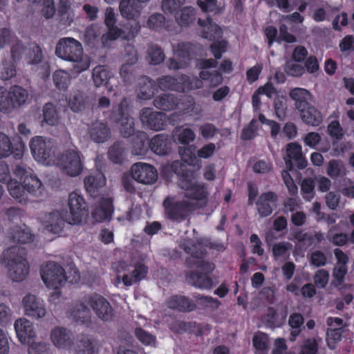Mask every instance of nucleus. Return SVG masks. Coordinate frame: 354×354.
<instances>
[{
    "label": "nucleus",
    "instance_id": "nucleus-1",
    "mask_svg": "<svg viewBox=\"0 0 354 354\" xmlns=\"http://www.w3.org/2000/svg\"><path fill=\"white\" fill-rule=\"evenodd\" d=\"M171 168L179 176V186L185 192L182 198H167L165 200L164 207L168 216L171 218L184 217L191 211L206 205L209 194L207 188L197 183L192 172H185L182 162L175 161Z\"/></svg>",
    "mask_w": 354,
    "mask_h": 354
},
{
    "label": "nucleus",
    "instance_id": "nucleus-2",
    "mask_svg": "<svg viewBox=\"0 0 354 354\" xmlns=\"http://www.w3.org/2000/svg\"><path fill=\"white\" fill-rule=\"evenodd\" d=\"M55 54L62 59L72 63L73 73L80 74L90 67V58L84 54L82 44L74 38L61 39L56 46Z\"/></svg>",
    "mask_w": 354,
    "mask_h": 354
},
{
    "label": "nucleus",
    "instance_id": "nucleus-3",
    "mask_svg": "<svg viewBox=\"0 0 354 354\" xmlns=\"http://www.w3.org/2000/svg\"><path fill=\"white\" fill-rule=\"evenodd\" d=\"M2 261L6 266L8 276L12 281L20 282L28 277L30 266L24 248L18 245L8 247L2 254Z\"/></svg>",
    "mask_w": 354,
    "mask_h": 354
},
{
    "label": "nucleus",
    "instance_id": "nucleus-4",
    "mask_svg": "<svg viewBox=\"0 0 354 354\" xmlns=\"http://www.w3.org/2000/svg\"><path fill=\"white\" fill-rule=\"evenodd\" d=\"M117 22L116 15L111 7L106 8L104 12V24L107 32L102 35L101 41L104 46L109 45V42L121 37L125 40L133 39L138 33L140 26L138 21L122 29L115 26Z\"/></svg>",
    "mask_w": 354,
    "mask_h": 354
},
{
    "label": "nucleus",
    "instance_id": "nucleus-5",
    "mask_svg": "<svg viewBox=\"0 0 354 354\" xmlns=\"http://www.w3.org/2000/svg\"><path fill=\"white\" fill-rule=\"evenodd\" d=\"M29 145L31 153L37 162L46 166L55 165L56 147L51 140L35 136L31 138Z\"/></svg>",
    "mask_w": 354,
    "mask_h": 354
},
{
    "label": "nucleus",
    "instance_id": "nucleus-6",
    "mask_svg": "<svg viewBox=\"0 0 354 354\" xmlns=\"http://www.w3.org/2000/svg\"><path fill=\"white\" fill-rule=\"evenodd\" d=\"M14 131L15 127L11 122L6 123L2 131H0V158H6L12 154L17 159L22 157L26 149V145L22 138L15 136L12 138V144L8 136V134Z\"/></svg>",
    "mask_w": 354,
    "mask_h": 354
},
{
    "label": "nucleus",
    "instance_id": "nucleus-7",
    "mask_svg": "<svg viewBox=\"0 0 354 354\" xmlns=\"http://www.w3.org/2000/svg\"><path fill=\"white\" fill-rule=\"evenodd\" d=\"M180 246L187 254H190L186 261L188 266L199 269L204 272H211L214 269V264L205 259L203 245L201 243L195 244L190 240H186Z\"/></svg>",
    "mask_w": 354,
    "mask_h": 354
},
{
    "label": "nucleus",
    "instance_id": "nucleus-8",
    "mask_svg": "<svg viewBox=\"0 0 354 354\" xmlns=\"http://www.w3.org/2000/svg\"><path fill=\"white\" fill-rule=\"evenodd\" d=\"M62 172L71 177H76L83 170V157L76 149L66 150L59 158H55V164Z\"/></svg>",
    "mask_w": 354,
    "mask_h": 354
},
{
    "label": "nucleus",
    "instance_id": "nucleus-9",
    "mask_svg": "<svg viewBox=\"0 0 354 354\" xmlns=\"http://www.w3.org/2000/svg\"><path fill=\"white\" fill-rule=\"evenodd\" d=\"M25 54V61L28 65L32 66V69L42 62L43 55L40 47L32 44L28 49L19 41H15L11 46L12 59L16 62L19 60Z\"/></svg>",
    "mask_w": 354,
    "mask_h": 354
},
{
    "label": "nucleus",
    "instance_id": "nucleus-10",
    "mask_svg": "<svg viewBox=\"0 0 354 354\" xmlns=\"http://www.w3.org/2000/svg\"><path fill=\"white\" fill-rule=\"evenodd\" d=\"M41 276L47 288L53 290L64 286L68 279L64 268L54 262H50L42 268Z\"/></svg>",
    "mask_w": 354,
    "mask_h": 354
},
{
    "label": "nucleus",
    "instance_id": "nucleus-11",
    "mask_svg": "<svg viewBox=\"0 0 354 354\" xmlns=\"http://www.w3.org/2000/svg\"><path fill=\"white\" fill-rule=\"evenodd\" d=\"M0 181L7 183L10 196L20 203H26L30 201L28 197L27 187L10 178L8 166L0 161Z\"/></svg>",
    "mask_w": 354,
    "mask_h": 354
},
{
    "label": "nucleus",
    "instance_id": "nucleus-12",
    "mask_svg": "<svg viewBox=\"0 0 354 354\" xmlns=\"http://www.w3.org/2000/svg\"><path fill=\"white\" fill-rule=\"evenodd\" d=\"M70 215L66 222L70 225H80L88 216V209L84 198L77 192H72L68 198Z\"/></svg>",
    "mask_w": 354,
    "mask_h": 354
},
{
    "label": "nucleus",
    "instance_id": "nucleus-13",
    "mask_svg": "<svg viewBox=\"0 0 354 354\" xmlns=\"http://www.w3.org/2000/svg\"><path fill=\"white\" fill-rule=\"evenodd\" d=\"M161 89H171L185 92L191 89L199 88L203 86L201 80H195L192 82L186 76H183L178 80L170 76L161 77L158 81Z\"/></svg>",
    "mask_w": 354,
    "mask_h": 354
},
{
    "label": "nucleus",
    "instance_id": "nucleus-14",
    "mask_svg": "<svg viewBox=\"0 0 354 354\" xmlns=\"http://www.w3.org/2000/svg\"><path fill=\"white\" fill-rule=\"evenodd\" d=\"M86 302L93 310L98 319L103 322L113 319L114 312L109 301L100 295H93L85 298Z\"/></svg>",
    "mask_w": 354,
    "mask_h": 354
},
{
    "label": "nucleus",
    "instance_id": "nucleus-15",
    "mask_svg": "<svg viewBox=\"0 0 354 354\" xmlns=\"http://www.w3.org/2000/svg\"><path fill=\"white\" fill-rule=\"evenodd\" d=\"M24 314L32 319L44 318L47 314L44 301L32 294L26 295L22 299Z\"/></svg>",
    "mask_w": 354,
    "mask_h": 354
},
{
    "label": "nucleus",
    "instance_id": "nucleus-16",
    "mask_svg": "<svg viewBox=\"0 0 354 354\" xmlns=\"http://www.w3.org/2000/svg\"><path fill=\"white\" fill-rule=\"evenodd\" d=\"M14 328L18 341L22 344L29 346L34 342L37 337V332L32 322L26 318L21 317L15 320Z\"/></svg>",
    "mask_w": 354,
    "mask_h": 354
},
{
    "label": "nucleus",
    "instance_id": "nucleus-17",
    "mask_svg": "<svg viewBox=\"0 0 354 354\" xmlns=\"http://www.w3.org/2000/svg\"><path fill=\"white\" fill-rule=\"evenodd\" d=\"M132 178L137 182L142 184H152L157 180L158 173L154 167L144 163L137 162L131 168Z\"/></svg>",
    "mask_w": 354,
    "mask_h": 354
},
{
    "label": "nucleus",
    "instance_id": "nucleus-18",
    "mask_svg": "<svg viewBox=\"0 0 354 354\" xmlns=\"http://www.w3.org/2000/svg\"><path fill=\"white\" fill-rule=\"evenodd\" d=\"M73 339V333L64 327H54L50 332V340L53 345L58 349L71 352Z\"/></svg>",
    "mask_w": 354,
    "mask_h": 354
},
{
    "label": "nucleus",
    "instance_id": "nucleus-19",
    "mask_svg": "<svg viewBox=\"0 0 354 354\" xmlns=\"http://www.w3.org/2000/svg\"><path fill=\"white\" fill-rule=\"evenodd\" d=\"M41 223L44 229L48 233L60 234L64 228L65 221L62 213L59 211H53L44 214L40 218Z\"/></svg>",
    "mask_w": 354,
    "mask_h": 354
},
{
    "label": "nucleus",
    "instance_id": "nucleus-20",
    "mask_svg": "<svg viewBox=\"0 0 354 354\" xmlns=\"http://www.w3.org/2000/svg\"><path fill=\"white\" fill-rule=\"evenodd\" d=\"M174 56L168 62L170 69L177 70L186 67L189 62L190 44L185 43L178 44L173 46Z\"/></svg>",
    "mask_w": 354,
    "mask_h": 354
},
{
    "label": "nucleus",
    "instance_id": "nucleus-21",
    "mask_svg": "<svg viewBox=\"0 0 354 354\" xmlns=\"http://www.w3.org/2000/svg\"><path fill=\"white\" fill-rule=\"evenodd\" d=\"M142 124L151 129L160 131L164 129L166 116L161 112L153 111L151 109H143L140 115Z\"/></svg>",
    "mask_w": 354,
    "mask_h": 354
},
{
    "label": "nucleus",
    "instance_id": "nucleus-22",
    "mask_svg": "<svg viewBox=\"0 0 354 354\" xmlns=\"http://www.w3.org/2000/svg\"><path fill=\"white\" fill-rule=\"evenodd\" d=\"M327 324L329 328L326 333V342L329 348L333 349L342 339L343 320L338 317H329L327 319Z\"/></svg>",
    "mask_w": 354,
    "mask_h": 354
},
{
    "label": "nucleus",
    "instance_id": "nucleus-23",
    "mask_svg": "<svg viewBox=\"0 0 354 354\" xmlns=\"http://www.w3.org/2000/svg\"><path fill=\"white\" fill-rule=\"evenodd\" d=\"M142 3L140 0H121L119 5L121 16L136 21L141 15L144 8Z\"/></svg>",
    "mask_w": 354,
    "mask_h": 354
},
{
    "label": "nucleus",
    "instance_id": "nucleus-24",
    "mask_svg": "<svg viewBox=\"0 0 354 354\" xmlns=\"http://www.w3.org/2000/svg\"><path fill=\"white\" fill-rule=\"evenodd\" d=\"M277 194L272 192L263 193L257 202V209L259 216L266 217L270 215L277 206Z\"/></svg>",
    "mask_w": 354,
    "mask_h": 354
},
{
    "label": "nucleus",
    "instance_id": "nucleus-25",
    "mask_svg": "<svg viewBox=\"0 0 354 354\" xmlns=\"http://www.w3.org/2000/svg\"><path fill=\"white\" fill-rule=\"evenodd\" d=\"M7 239L15 243H26L32 241L33 235L26 225H15L10 229Z\"/></svg>",
    "mask_w": 354,
    "mask_h": 354
},
{
    "label": "nucleus",
    "instance_id": "nucleus-26",
    "mask_svg": "<svg viewBox=\"0 0 354 354\" xmlns=\"http://www.w3.org/2000/svg\"><path fill=\"white\" fill-rule=\"evenodd\" d=\"M113 212L112 201L110 198H103L95 206L92 212L97 222H102L111 218Z\"/></svg>",
    "mask_w": 354,
    "mask_h": 354
},
{
    "label": "nucleus",
    "instance_id": "nucleus-27",
    "mask_svg": "<svg viewBox=\"0 0 354 354\" xmlns=\"http://www.w3.org/2000/svg\"><path fill=\"white\" fill-rule=\"evenodd\" d=\"M89 304L85 301V298L74 308L67 312V317L78 323H86L90 321L91 312Z\"/></svg>",
    "mask_w": 354,
    "mask_h": 354
},
{
    "label": "nucleus",
    "instance_id": "nucleus-28",
    "mask_svg": "<svg viewBox=\"0 0 354 354\" xmlns=\"http://www.w3.org/2000/svg\"><path fill=\"white\" fill-rule=\"evenodd\" d=\"M88 133L91 139L97 143L104 142L110 138L109 128L100 121L92 122L88 127Z\"/></svg>",
    "mask_w": 354,
    "mask_h": 354
},
{
    "label": "nucleus",
    "instance_id": "nucleus-29",
    "mask_svg": "<svg viewBox=\"0 0 354 354\" xmlns=\"http://www.w3.org/2000/svg\"><path fill=\"white\" fill-rule=\"evenodd\" d=\"M286 156L287 158L285 159L286 165L289 164L291 160H293L300 169L306 167L307 161L303 156L301 147L299 145L295 142L287 145Z\"/></svg>",
    "mask_w": 354,
    "mask_h": 354
},
{
    "label": "nucleus",
    "instance_id": "nucleus-30",
    "mask_svg": "<svg viewBox=\"0 0 354 354\" xmlns=\"http://www.w3.org/2000/svg\"><path fill=\"white\" fill-rule=\"evenodd\" d=\"M198 25L200 26L201 36L209 40L219 38L222 34L221 28L216 24L213 23L209 18H207L206 21L198 19Z\"/></svg>",
    "mask_w": 354,
    "mask_h": 354
},
{
    "label": "nucleus",
    "instance_id": "nucleus-31",
    "mask_svg": "<svg viewBox=\"0 0 354 354\" xmlns=\"http://www.w3.org/2000/svg\"><path fill=\"white\" fill-rule=\"evenodd\" d=\"M106 184V178L101 173L88 176L84 179V186L87 192L95 197L97 193Z\"/></svg>",
    "mask_w": 354,
    "mask_h": 354
},
{
    "label": "nucleus",
    "instance_id": "nucleus-32",
    "mask_svg": "<svg viewBox=\"0 0 354 354\" xmlns=\"http://www.w3.org/2000/svg\"><path fill=\"white\" fill-rule=\"evenodd\" d=\"M301 120L307 124L316 127L322 122L321 113L314 106L309 104L299 110Z\"/></svg>",
    "mask_w": 354,
    "mask_h": 354
},
{
    "label": "nucleus",
    "instance_id": "nucleus-33",
    "mask_svg": "<svg viewBox=\"0 0 354 354\" xmlns=\"http://www.w3.org/2000/svg\"><path fill=\"white\" fill-rule=\"evenodd\" d=\"M150 148L156 154L164 156L171 151V142L167 136L160 134L151 140Z\"/></svg>",
    "mask_w": 354,
    "mask_h": 354
},
{
    "label": "nucleus",
    "instance_id": "nucleus-34",
    "mask_svg": "<svg viewBox=\"0 0 354 354\" xmlns=\"http://www.w3.org/2000/svg\"><path fill=\"white\" fill-rule=\"evenodd\" d=\"M147 272V268L145 265L137 263L134 266L133 269L130 271V275L124 274L122 276V282L125 286H131L133 283L144 279Z\"/></svg>",
    "mask_w": 354,
    "mask_h": 354
},
{
    "label": "nucleus",
    "instance_id": "nucleus-35",
    "mask_svg": "<svg viewBox=\"0 0 354 354\" xmlns=\"http://www.w3.org/2000/svg\"><path fill=\"white\" fill-rule=\"evenodd\" d=\"M126 105V100H124L119 107L121 133L124 137L129 136L133 132V118H130L129 114L124 110V106Z\"/></svg>",
    "mask_w": 354,
    "mask_h": 354
},
{
    "label": "nucleus",
    "instance_id": "nucleus-36",
    "mask_svg": "<svg viewBox=\"0 0 354 354\" xmlns=\"http://www.w3.org/2000/svg\"><path fill=\"white\" fill-rule=\"evenodd\" d=\"M290 97L295 102L296 108L299 110L308 106L311 100L310 92L303 88H295L290 91Z\"/></svg>",
    "mask_w": 354,
    "mask_h": 354
},
{
    "label": "nucleus",
    "instance_id": "nucleus-37",
    "mask_svg": "<svg viewBox=\"0 0 354 354\" xmlns=\"http://www.w3.org/2000/svg\"><path fill=\"white\" fill-rule=\"evenodd\" d=\"M167 306L172 309L180 311H191L195 308V304L184 296H173L167 301Z\"/></svg>",
    "mask_w": 354,
    "mask_h": 354
},
{
    "label": "nucleus",
    "instance_id": "nucleus-38",
    "mask_svg": "<svg viewBox=\"0 0 354 354\" xmlns=\"http://www.w3.org/2000/svg\"><path fill=\"white\" fill-rule=\"evenodd\" d=\"M93 339L88 336L82 335L78 337L75 348L72 347L73 354H93L94 352Z\"/></svg>",
    "mask_w": 354,
    "mask_h": 354
},
{
    "label": "nucleus",
    "instance_id": "nucleus-39",
    "mask_svg": "<svg viewBox=\"0 0 354 354\" xmlns=\"http://www.w3.org/2000/svg\"><path fill=\"white\" fill-rule=\"evenodd\" d=\"M87 96L80 91L74 92L68 100V104L74 112H80L84 110L88 105Z\"/></svg>",
    "mask_w": 354,
    "mask_h": 354
},
{
    "label": "nucleus",
    "instance_id": "nucleus-40",
    "mask_svg": "<svg viewBox=\"0 0 354 354\" xmlns=\"http://www.w3.org/2000/svg\"><path fill=\"white\" fill-rule=\"evenodd\" d=\"M25 184L27 187L28 196L31 195L35 198H40L45 195V188L41 180L35 176H30V180Z\"/></svg>",
    "mask_w": 354,
    "mask_h": 354
},
{
    "label": "nucleus",
    "instance_id": "nucleus-41",
    "mask_svg": "<svg viewBox=\"0 0 354 354\" xmlns=\"http://www.w3.org/2000/svg\"><path fill=\"white\" fill-rule=\"evenodd\" d=\"M187 279L194 286L200 289H210L212 286V281L208 276L197 272L190 273Z\"/></svg>",
    "mask_w": 354,
    "mask_h": 354
},
{
    "label": "nucleus",
    "instance_id": "nucleus-42",
    "mask_svg": "<svg viewBox=\"0 0 354 354\" xmlns=\"http://www.w3.org/2000/svg\"><path fill=\"white\" fill-rule=\"evenodd\" d=\"M174 136L179 143L188 145L195 140L196 134L192 129L183 125L175 129Z\"/></svg>",
    "mask_w": 354,
    "mask_h": 354
},
{
    "label": "nucleus",
    "instance_id": "nucleus-43",
    "mask_svg": "<svg viewBox=\"0 0 354 354\" xmlns=\"http://www.w3.org/2000/svg\"><path fill=\"white\" fill-rule=\"evenodd\" d=\"M112 74L104 66H97L93 70V80L96 86L106 85Z\"/></svg>",
    "mask_w": 354,
    "mask_h": 354
},
{
    "label": "nucleus",
    "instance_id": "nucleus-44",
    "mask_svg": "<svg viewBox=\"0 0 354 354\" xmlns=\"http://www.w3.org/2000/svg\"><path fill=\"white\" fill-rule=\"evenodd\" d=\"M174 18L181 26H187L195 19V10L192 7H184L176 14Z\"/></svg>",
    "mask_w": 354,
    "mask_h": 354
},
{
    "label": "nucleus",
    "instance_id": "nucleus-45",
    "mask_svg": "<svg viewBox=\"0 0 354 354\" xmlns=\"http://www.w3.org/2000/svg\"><path fill=\"white\" fill-rule=\"evenodd\" d=\"M43 122L50 126L57 125L59 122V116L57 109L51 103H47L44 106Z\"/></svg>",
    "mask_w": 354,
    "mask_h": 354
},
{
    "label": "nucleus",
    "instance_id": "nucleus-46",
    "mask_svg": "<svg viewBox=\"0 0 354 354\" xmlns=\"http://www.w3.org/2000/svg\"><path fill=\"white\" fill-rule=\"evenodd\" d=\"M176 104V100L171 94H163L154 100L155 106L164 111L171 110Z\"/></svg>",
    "mask_w": 354,
    "mask_h": 354
},
{
    "label": "nucleus",
    "instance_id": "nucleus-47",
    "mask_svg": "<svg viewBox=\"0 0 354 354\" xmlns=\"http://www.w3.org/2000/svg\"><path fill=\"white\" fill-rule=\"evenodd\" d=\"M15 109L10 89L0 87V111L10 113Z\"/></svg>",
    "mask_w": 354,
    "mask_h": 354
},
{
    "label": "nucleus",
    "instance_id": "nucleus-48",
    "mask_svg": "<svg viewBox=\"0 0 354 354\" xmlns=\"http://www.w3.org/2000/svg\"><path fill=\"white\" fill-rule=\"evenodd\" d=\"M53 82L55 86L60 90H66L71 83L70 74L62 69H59L53 73Z\"/></svg>",
    "mask_w": 354,
    "mask_h": 354
},
{
    "label": "nucleus",
    "instance_id": "nucleus-49",
    "mask_svg": "<svg viewBox=\"0 0 354 354\" xmlns=\"http://www.w3.org/2000/svg\"><path fill=\"white\" fill-rule=\"evenodd\" d=\"M12 100L14 104L15 109L24 104L28 97V93L26 89L19 86H13L10 87Z\"/></svg>",
    "mask_w": 354,
    "mask_h": 354
},
{
    "label": "nucleus",
    "instance_id": "nucleus-50",
    "mask_svg": "<svg viewBox=\"0 0 354 354\" xmlns=\"http://www.w3.org/2000/svg\"><path fill=\"white\" fill-rule=\"evenodd\" d=\"M292 245L289 242H279L272 246V253L276 259H286L289 257Z\"/></svg>",
    "mask_w": 354,
    "mask_h": 354
},
{
    "label": "nucleus",
    "instance_id": "nucleus-51",
    "mask_svg": "<svg viewBox=\"0 0 354 354\" xmlns=\"http://www.w3.org/2000/svg\"><path fill=\"white\" fill-rule=\"evenodd\" d=\"M59 13L62 17V20L64 21V23L70 24L73 21L75 18V12L68 0H60Z\"/></svg>",
    "mask_w": 354,
    "mask_h": 354
},
{
    "label": "nucleus",
    "instance_id": "nucleus-52",
    "mask_svg": "<svg viewBox=\"0 0 354 354\" xmlns=\"http://www.w3.org/2000/svg\"><path fill=\"white\" fill-rule=\"evenodd\" d=\"M138 91V97L142 100H147L151 98L154 94V85L153 82L147 77H142Z\"/></svg>",
    "mask_w": 354,
    "mask_h": 354
},
{
    "label": "nucleus",
    "instance_id": "nucleus-53",
    "mask_svg": "<svg viewBox=\"0 0 354 354\" xmlns=\"http://www.w3.org/2000/svg\"><path fill=\"white\" fill-rule=\"evenodd\" d=\"M326 172L332 178L344 176L346 175L345 166L340 160H332L328 163Z\"/></svg>",
    "mask_w": 354,
    "mask_h": 354
},
{
    "label": "nucleus",
    "instance_id": "nucleus-54",
    "mask_svg": "<svg viewBox=\"0 0 354 354\" xmlns=\"http://www.w3.org/2000/svg\"><path fill=\"white\" fill-rule=\"evenodd\" d=\"M101 28H102L97 24H92L86 28L84 32V39L88 45H95L102 33Z\"/></svg>",
    "mask_w": 354,
    "mask_h": 354
},
{
    "label": "nucleus",
    "instance_id": "nucleus-55",
    "mask_svg": "<svg viewBox=\"0 0 354 354\" xmlns=\"http://www.w3.org/2000/svg\"><path fill=\"white\" fill-rule=\"evenodd\" d=\"M130 48L132 50L131 56L129 59L131 62L123 64L120 68V75L125 82H130L133 79L132 64L137 60L133 49L131 47Z\"/></svg>",
    "mask_w": 354,
    "mask_h": 354
},
{
    "label": "nucleus",
    "instance_id": "nucleus-56",
    "mask_svg": "<svg viewBox=\"0 0 354 354\" xmlns=\"http://www.w3.org/2000/svg\"><path fill=\"white\" fill-rule=\"evenodd\" d=\"M253 345L257 354H266L268 350V337L261 332L256 333L253 337Z\"/></svg>",
    "mask_w": 354,
    "mask_h": 354
},
{
    "label": "nucleus",
    "instance_id": "nucleus-57",
    "mask_svg": "<svg viewBox=\"0 0 354 354\" xmlns=\"http://www.w3.org/2000/svg\"><path fill=\"white\" fill-rule=\"evenodd\" d=\"M184 3L185 0H162L161 6L165 14L174 17Z\"/></svg>",
    "mask_w": 354,
    "mask_h": 354
},
{
    "label": "nucleus",
    "instance_id": "nucleus-58",
    "mask_svg": "<svg viewBox=\"0 0 354 354\" xmlns=\"http://www.w3.org/2000/svg\"><path fill=\"white\" fill-rule=\"evenodd\" d=\"M135 333L138 339L142 344L148 346H156V337L152 334L148 333L147 331L140 328H137L136 329Z\"/></svg>",
    "mask_w": 354,
    "mask_h": 354
},
{
    "label": "nucleus",
    "instance_id": "nucleus-59",
    "mask_svg": "<svg viewBox=\"0 0 354 354\" xmlns=\"http://www.w3.org/2000/svg\"><path fill=\"white\" fill-rule=\"evenodd\" d=\"M284 70L289 75L299 77L304 74L305 68L302 66L301 62L290 59L286 62Z\"/></svg>",
    "mask_w": 354,
    "mask_h": 354
},
{
    "label": "nucleus",
    "instance_id": "nucleus-60",
    "mask_svg": "<svg viewBox=\"0 0 354 354\" xmlns=\"http://www.w3.org/2000/svg\"><path fill=\"white\" fill-rule=\"evenodd\" d=\"M287 100L283 95H277L274 102V107L277 117L280 120H283L286 117L287 109Z\"/></svg>",
    "mask_w": 354,
    "mask_h": 354
},
{
    "label": "nucleus",
    "instance_id": "nucleus-61",
    "mask_svg": "<svg viewBox=\"0 0 354 354\" xmlns=\"http://www.w3.org/2000/svg\"><path fill=\"white\" fill-rule=\"evenodd\" d=\"M112 268L115 272V283L118 285L122 281V276L124 274L130 273V269L129 265L124 261L115 262L113 264Z\"/></svg>",
    "mask_w": 354,
    "mask_h": 354
},
{
    "label": "nucleus",
    "instance_id": "nucleus-62",
    "mask_svg": "<svg viewBox=\"0 0 354 354\" xmlns=\"http://www.w3.org/2000/svg\"><path fill=\"white\" fill-rule=\"evenodd\" d=\"M197 4L206 12H218L223 9L221 3L218 4L215 0H198Z\"/></svg>",
    "mask_w": 354,
    "mask_h": 354
},
{
    "label": "nucleus",
    "instance_id": "nucleus-63",
    "mask_svg": "<svg viewBox=\"0 0 354 354\" xmlns=\"http://www.w3.org/2000/svg\"><path fill=\"white\" fill-rule=\"evenodd\" d=\"M179 153L182 159L189 165H192L197 158L195 147L193 145L180 147Z\"/></svg>",
    "mask_w": 354,
    "mask_h": 354
},
{
    "label": "nucleus",
    "instance_id": "nucleus-64",
    "mask_svg": "<svg viewBox=\"0 0 354 354\" xmlns=\"http://www.w3.org/2000/svg\"><path fill=\"white\" fill-rule=\"evenodd\" d=\"M165 59V55L157 46H152L148 50V61L153 64H158Z\"/></svg>",
    "mask_w": 354,
    "mask_h": 354
}]
</instances>
